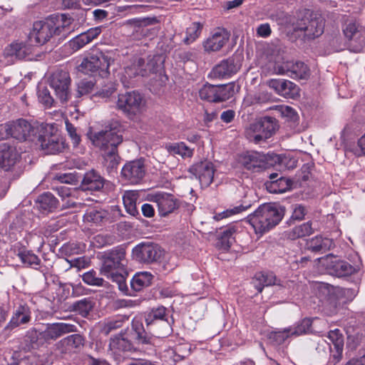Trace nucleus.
Listing matches in <instances>:
<instances>
[{"instance_id": "obj_21", "label": "nucleus", "mask_w": 365, "mask_h": 365, "mask_svg": "<svg viewBox=\"0 0 365 365\" xmlns=\"http://www.w3.org/2000/svg\"><path fill=\"white\" fill-rule=\"evenodd\" d=\"M268 85L277 93L287 98H295L299 95V87L288 80L271 79Z\"/></svg>"}, {"instance_id": "obj_31", "label": "nucleus", "mask_w": 365, "mask_h": 365, "mask_svg": "<svg viewBox=\"0 0 365 365\" xmlns=\"http://www.w3.org/2000/svg\"><path fill=\"white\" fill-rule=\"evenodd\" d=\"M329 269L331 274L339 277L350 275L355 272V268L349 263L336 259L331 262Z\"/></svg>"}, {"instance_id": "obj_20", "label": "nucleus", "mask_w": 365, "mask_h": 365, "mask_svg": "<svg viewBox=\"0 0 365 365\" xmlns=\"http://www.w3.org/2000/svg\"><path fill=\"white\" fill-rule=\"evenodd\" d=\"M133 345L125 339L122 334L110 338L109 343V351L117 361H122L125 356L124 354L131 351Z\"/></svg>"}, {"instance_id": "obj_41", "label": "nucleus", "mask_w": 365, "mask_h": 365, "mask_svg": "<svg viewBox=\"0 0 365 365\" xmlns=\"http://www.w3.org/2000/svg\"><path fill=\"white\" fill-rule=\"evenodd\" d=\"M128 320V317L126 316H118L105 323L101 329V332L104 335H108L110 332L122 328Z\"/></svg>"}, {"instance_id": "obj_30", "label": "nucleus", "mask_w": 365, "mask_h": 365, "mask_svg": "<svg viewBox=\"0 0 365 365\" xmlns=\"http://www.w3.org/2000/svg\"><path fill=\"white\" fill-rule=\"evenodd\" d=\"M255 287L258 292H262L264 287L279 284L276 276L272 272H259L253 279Z\"/></svg>"}, {"instance_id": "obj_35", "label": "nucleus", "mask_w": 365, "mask_h": 365, "mask_svg": "<svg viewBox=\"0 0 365 365\" xmlns=\"http://www.w3.org/2000/svg\"><path fill=\"white\" fill-rule=\"evenodd\" d=\"M36 205L39 210L52 212L57 207L58 200L51 193L44 192L38 196Z\"/></svg>"}, {"instance_id": "obj_4", "label": "nucleus", "mask_w": 365, "mask_h": 365, "mask_svg": "<svg viewBox=\"0 0 365 365\" xmlns=\"http://www.w3.org/2000/svg\"><path fill=\"white\" fill-rule=\"evenodd\" d=\"M118 125L115 122L109 127V129L106 127V130L99 131L91 137L93 144L99 148L103 153L117 150L118 146L122 143L123 136L119 133Z\"/></svg>"}, {"instance_id": "obj_7", "label": "nucleus", "mask_w": 365, "mask_h": 365, "mask_svg": "<svg viewBox=\"0 0 365 365\" xmlns=\"http://www.w3.org/2000/svg\"><path fill=\"white\" fill-rule=\"evenodd\" d=\"M324 29V19L317 14H309L299 20L294 26L295 31H302L308 38L320 36Z\"/></svg>"}, {"instance_id": "obj_23", "label": "nucleus", "mask_w": 365, "mask_h": 365, "mask_svg": "<svg viewBox=\"0 0 365 365\" xmlns=\"http://www.w3.org/2000/svg\"><path fill=\"white\" fill-rule=\"evenodd\" d=\"M230 34L223 29H218L203 42V48L207 52L220 51L228 41Z\"/></svg>"}, {"instance_id": "obj_60", "label": "nucleus", "mask_w": 365, "mask_h": 365, "mask_svg": "<svg viewBox=\"0 0 365 365\" xmlns=\"http://www.w3.org/2000/svg\"><path fill=\"white\" fill-rule=\"evenodd\" d=\"M233 233L234 231L232 229H226L222 232L221 237L220 238V243L221 245V247L224 250H228L233 241Z\"/></svg>"}, {"instance_id": "obj_38", "label": "nucleus", "mask_w": 365, "mask_h": 365, "mask_svg": "<svg viewBox=\"0 0 365 365\" xmlns=\"http://www.w3.org/2000/svg\"><path fill=\"white\" fill-rule=\"evenodd\" d=\"M95 302L91 297L83 298L74 302L72 304V310L78 313L81 316L86 317L93 309Z\"/></svg>"}, {"instance_id": "obj_14", "label": "nucleus", "mask_w": 365, "mask_h": 365, "mask_svg": "<svg viewBox=\"0 0 365 365\" xmlns=\"http://www.w3.org/2000/svg\"><path fill=\"white\" fill-rule=\"evenodd\" d=\"M121 175L131 184L139 183L145 175L144 160L138 159L125 163L121 170Z\"/></svg>"}, {"instance_id": "obj_53", "label": "nucleus", "mask_w": 365, "mask_h": 365, "mask_svg": "<svg viewBox=\"0 0 365 365\" xmlns=\"http://www.w3.org/2000/svg\"><path fill=\"white\" fill-rule=\"evenodd\" d=\"M214 85L205 84L199 90V97L201 100L215 103Z\"/></svg>"}, {"instance_id": "obj_9", "label": "nucleus", "mask_w": 365, "mask_h": 365, "mask_svg": "<svg viewBox=\"0 0 365 365\" xmlns=\"http://www.w3.org/2000/svg\"><path fill=\"white\" fill-rule=\"evenodd\" d=\"M103 263L101 268L102 274H109L117 270H123L125 265V250L118 247L102 256Z\"/></svg>"}, {"instance_id": "obj_2", "label": "nucleus", "mask_w": 365, "mask_h": 365, "mask_svg": "<svg viewBox=\"0 0 365 365\" xmlns=\"http://www.w3.org/2000/svg\"><path fill=\"white\" fill-rule=\"evenodd\" d=\"M277 129L276 118L265 116L250 124L245 130V136L249 141L260 144L271 138Z\"/></svg>"}, {"instance_id": "obj_26", "label": "nucleus", "mask_w": 365, "mask_h": 365, "mask_svg": "<svg viewBox=\"0 0 365 365\" xmlns=\"http://www.w3.org/2000/svg\"><path fill=\"white\" fill-rule=\"evenodd\" d=\"M30 308L26 304L19 305L14 312L11 319L4 328V331H11L21 324H28L31 319Z\"/></svg>"}, {"instance_id": "obj_10", "label": "nucleus", "mask_w": 365, "mask_h": 365, "mask_svg": "<svg viewBox=\"0 0 365 365\" xmlns=\"http://www.w3.org/2000/svg\"><path fill=\"white\" fill-rule=\"evenodd\" d=\"M34 132V128L31 123L25 119H18L6 124L1 128L0 133L2 136L0 139L11 136L19 141L28 140Z\"/></svg>"}, {"instance_id": "obj_54", "label": "nucleus", "mask_w": 365, "mask_h": 365, "mask_svg": "<svg viewBox=\"0 0 365 365\" xmlns=\"http://www.w3.org/2000/svg\"><path fill=\"white\" fill-rule=\"evenodd\" d=\"M250 207V204L243 205H240L238 206H235L233 208L227 209L220 213H218L214 216V219L216 220H220L221 219L228 217L235 214H238L242 211L247 210Z\"/></svg>"}, {"instance_id": "obj_6", "label": "nucleus", "mask_w": 365, "mask_h": 365, "mask_svg": "<svg viewBox=\"0 0 365 365\" xmlns=\"http://www.w3.org/2000/svg\"><path fill=\"white\" fill-rule=\"evenodd\" d=\"M145 101L138 91H129L118 95L116 106L128 116L140 114L145 106Z\"/></svg>"}, {"instance_id": "obj_27", "label": "nucleus", "mask_w": 365, "mask_h": 365, "mask_svg": "<svg viewBox=\"0 0 365 365\" xmlns=\"http://www.w3.org/2000/svg\"><path fill=\"white\" fill-rule=\"evenodd\" d=\"M83 337L81 334H73L61 339L56 346L61 354H67L79 349L83 345Z\"/></svg>"}, {"instance_id": "obj_3", "label": "nucleus", "mask_w": 365, "mask_h": 365, "mask_svg": "<svg viewBox=\"0 0 365 365\" xmlns=\"http://www.w3.org/2000/svg\"><path fill=\"white\" fill-rule=\"evenodd\" d=\"M113 60L102 51H96L84 58L78 66L79 72L91 76H108L109 67Z\"/></svg>"}, {"instance_id": "obj_47", "label": "nucleus", "mask_w": 365, "mask_h": 365, "mask_svg": "<svg viewBox=\"0 0 365 365\" xmlns=\"http://www.w3.org/2000/svg\"><path fill=\"white\" fill-rule=\"evenodd\" d=\"M312 325V320L305 318L300 321L294 327H289L292 329L291 335L298 336L309 331Z\"/></svg>"}, {"instance_id": "obj_1", "label": "nucleus", "mask_w": 365, "mask_h": 365, "mask_svg": "<svg viewBox=\"0 0 365 365\" xmlns=\"http://www.w3.org/2000/svg\"><path fill=\"white\" fill-rule=\"evenodd\" d=\"M284 215L283 207L267 203L261 205L253 213L249 215L247 221L255 233L262 235L278 225Z\"/></svg>"}, {"instance_id": "obj_57", "label": "nucleus", "mask_w": 365, "mask_h": 365, "mask_svg": "<svg viewBox=\"0 0 365 365\" xmlns=\"http://www.w3.org/2000/svg\"><path fill=\"white\" fill-rule=\"evenodd\" d=\"M73 22V19L66 14H61V16L57 19L56 26H60L61 31V35H65L70 32V25Z\"/></svg>"}, {"instance_id": "obj_51", "label": "nucleus", "mask_w": 365, "mask_h": 365, "mask_svg": "<svg viewBox=\"0 0 365 365\" xmlns=\"http://www.w3.org/2000/svg\"><path fill=\"white\" fill-rule=\"evenodd\" d=\"M94 86L95 82L93 80H81L77 85V97L91 93L94 89Z\"/></svg>"}, {"instance_id": "obj_24", "label": "nucleus", "mask_w": 365, "mask_h": 365, "mask_svg": "<svg viewBox=\"0 0 365 365\" xmlns=\"http://www.w3.org/2000/svg\"><path fill=\"white\" fill-rule=\"evenodd\" d=\"M150 200L158 207L160 216H166L173 212L177 207L173 196L168 193H155L150 195Z\"/></svg>"}, {"instance_id": "obj_44", "label": "nucleus", "mask_w": 365, "mask_h": 365, "mask_svg": "<svg viewBox=\"0 0 365 365\" xmlns=\"http://www.w3.org/2000/svg\"><path fill=\"white\" fill-rule=\"evenodd\" d=\"M202 25L200 22H193L186 29V36L183 41L185 44L194 42L200 35Z\"/></svg>"}, {"instance_id": "obj_15", "label": "nucleus", "mask_w": 365, "mask_h": 365, "mask_svg": "<svg viewBox=\"0 0 365 365\" xmlns=\"http://www.w3.org/2000/svg\"><path fill=\"white\" fill-rule=\"evenodd\" d=\"M241 64L234 57L222 60L217 64L210 72L208 78L210 79H222L230 77L236 73L240 68Z\"/></svg>"}, {"instance_id": "obj_56", "label": "nucleus", "mask_w": 365, "mask_h": 365, "mask_svg": "<svg viewBox=\"0 0 365 365\" xmlns=\"http://www.w3.org/2000/svg\"><path fill=\"white\" fill-rule=\"evenodd\" d=\"M292 329L287 328L282 331H272L269 334V339L275 343L280 344L291 335Z\"/></svg>"}, {"instance_id": "obj_39", "label": "nucleus", "mask_w": 365, "mask_h": 365, "mask_svg": "<svg viewBox=\"0 0 365 365\" xmlns=\"http://www.w3.org/2000/svg\"><path fill=\"white\" fill-rule=\"evenodd\" d=\"M313 233L312 222H307L299 226H296L287 233V237L290 240L303 237Z\"/></svg>"}, {"instance_id": "obj_34", "label": "nucleus", "mask_w": 365, "mask_h": 365, "mask_svg": "<svg viewBox=\"0 0 365 365\" xmlns=\"http://www.w3.org/2000/svg\"><path fill=\"white\" fill-rule=\"evenodd\" d=\"M236 85L234 82L214 86L215 103L225 101L233 96Z\"/></svg>"}, {"instance_id": "obj_48", "label": "nucleus", "mask_w": 365, "mask_h": 365, "mask_svg": "<svg viewBox=\"0 0 365 365\" xmlns=\"http://www.w3.org/2000/svg\"><path fill=\"white\" fill-rule=\"evenodd\" d=\"M4 52L6 56L23 58L26 55V46L21 43H12L5 48Z\"/></svg>"}, {"instance_id": "obj_46", "label": "nucleus", "mask_w": 365, "mask_h": 365, "mask_svg": "<svg viewBox=\"0 0 365 365\" xmlns=\"http://www.w3.org/2000/svg\"><path fill=\"white\" fill-rule=\"evenodd\" d=\"M334 294L339 300V304H344L353 300L356 296V292L350 288L336 287Z\"/></svg>"}, {"instance_id": "obj_19", "label": "nucleus", "mask_w": 365, "mask_h": 365, "mask_svg": "<svg viewBox=\"0 0 365 365\" xmlns=\"http://www.w3.org/2000/svg\"><path fill=\"white\" fill-rule=\"evenodd\" d=\"M20 159L21 155L15 147L8 143L0 144V168L11 170Z\"/></svg>"}, {"instance_id": "obj_36", "label": "nucleus", "mask_w": 365, "mask_h": 365, "mask_svg": "<svg viewBox=\"0 0 365 365\" xmlns=\"http://www.w3.org/2000/svg\"><path fill=\"white\" fill-rule=\"evenodd\" d=\"M103 166L108 174L112 175L117 172L118 166L120 162V157L118 150L109 151L103 153Z\"/></svg>"}, {"instance_id": "obj_18", "label": "nucleus", "mask_w": 365, "mask_h": 365, "mask_svg": "<svg viewBox=\"0 0 365 365\" xmlns=\"http://www.w3.org/2000/svg\"><path fill=\"white\" fill-rule=\"evenodd\" d=\"M277 73L287 75L292 78L307 79L310 75L308 66L302 61L287 62L276 68Z\"/></svg>"}, {"instance_id": "obj_61", "label": "nucleus", "mask_w": 365, "mask_h": 365, "mask_svg": "<svg viewBox=\"0 0 365 365\" xmlns=\"http://www.w3.org/2000/svg\"><path fill=\"white\" fill-rule=\"evenodd\" d=\"M65 125L66 131L68 132V134L72 140L73 146H77L81 141V137L77 133L76 128L68 120H65Z\"/></svg>"}, {"instance_id": "obj_42", "label": "nucleus", "mask_w": 365, "mask_h": 365, "mask_svg": "<svg viewBox=\"0 0 365 365\" xmlns=\"http://www.w3.org/2000/svg\"><path fill=\"white\" fill-rule=\"evenodd\" d=\"M137 194L134 192H126L123 196V205L126 211L131 215L135 216L138 214L136 207Z\"/></svg>"}, {"instance_id": "obj_32", "label": "nucleus", "mask_w": 365, "mask_h": 365, "mask_svg": "<svg viewBox=\"0 0 365 365\" xmlns=\"http://www.w3.org/2000/svg\"><path fill=\"white\" fill-rule=\"evenodd\" d=\"M153 279V276L150 272L136 273L130 281L131 288L135 292L141 291L151 284Z\"/></svg>"}, {"instance_id": "obj_28", "label": "nucleus", "mask_w": 365, "mask_h": 365, "mask_svg": "<svg viewBox=\"0 0 365 365\" xmlns=\"http://www.w3.org/2000/svg\"><path fill=\"white\" fill-rule=\"evenodd\" d=\"M105 180L95 170L87 172L81 181V187L83 190L98 191L101 190Z\"/></svg>"}, {"instance_id": "obj_62", "label": "nucleus", "mask_w": 365, "mask_h": 365, "mask_svg": "<svg viewBox=\"0 0 365 365\" xmlns=\"http://www.w3.org/2000/svg\"><path fill=\"white\" fill-rule=\"evenodd\" d=\"M148 34L149 29L143 21L135 26L132 36L134 40H140L143 37L148 36Z\"/></svg>"}, {"instance_id": "obj_40", "label": "nucleus", "mask_w": 365, "mask_h": 365, "mask_svg": "<svg viewBox=\"0 0 365 365\" xmlns=\"http://www.w3.org/2000/svg\"><path fill=\"white\" fill-rule=\"evenodd\" d=\"M16 255L20 259L21 262L27 267L36 269V267L38 266L41 263L40 258L29 250H19Z\"/></svg>"}, {"instance_id": "obj_16", "label": "nucleus", "mask_w": 365, "mask_h": 365, "mask_svg": "<svg viewBox=\"0 0 365 365\" xmlns=\"http://www.w3.org/2000/svg\"><path fill=\"white\" fill-rule=\"evenodd\" d=\"M238 162L245 169L252 171L265 169L268 165L267 156L255 151L242 153L238 158Z\"/></svg>"}, {"instance_id": "obj_45", "label": "nucleus", "mask_w": 365, "mask_h": 365, "mask_svg": "<svg viewBox=\"0 0 365 365\" xmlns=\"http://www.w3.org/2000/svg\"><path fill=\"white\" fill-rule=\"evenodd\" d=\"M163 63V59L161 56H149L147 59V63H145L144 66L146 71V76L150 73L157 72L162 67Z\"/></svg>"}, {"instance_id": "obj_55", "label": "nucleus", "mask_w": 365, "mask_h": 365, "mask_svg": "<svg viewBox=\"0 0 365 365\" xmlns=\"http://www.w3.org/2000/svg\"><path fill=\"white\" fill-rule=\"evenodd\" d=\"M328 338L333 344L334 349L341 350L344 347V337L337 329L331 330L329 332Z\"/></svg>"}, {"instance_id": "obj_11", "label": "nucleus", "mask_w": 365, "mask_h": 365, "mask_svg": "<svg viewBox=\"0 0 365 365\" xmlns=\"http://www.w3.org/2000/svg\"><path fill=\"white\" fill-rule=\"evenodd\" d=\"M166 309L163 307H158L153 309L148 313L145 317L147 327H154L153 329L150 328L148 331H153V334H158L159 337H164L168 334L170 330L169 322L165 317Z\"/></svg>"}, {"instance_id": "obj_50", "label": "nucleus", "mask_w": 365, "mask_h": 365, "mask_svg": "<svg viewBox=\"0 0 365 365\" xmlns=\"http://www.w3.org/2000/svg\"><path fill=\"white\" fill-rule=\"evenodd\" d=\"M83 281L88 285L103 287L105 281L103 278L97 276L96 272L94 270L88 271L82 276Z\"/></svg>"}, {"instance_id": "obj_29", "label": "nucleus", "mask_w": 365, "mask_h": 365, "mask_svg": "<svg viewBox=\"0 0 365 365\" xmlns=\"http://www.w3.org/2000/svg\"><path fill=\"white\" fill-rule=\"evenodd\" d=\"M333 245V241L327 237L316 236L308 240L306 248L314 253H324L328 251Z\"/></svg>"}, {"instance_id": "obj_64", "label": "nucleus", "mask_w": 365, "mask_h": 365, "mask_svg": "<svg viewBox=\"0 0 365 365\" xmlns=\"http://www.w3.org/2000/svg\"><path fill=\"white\" fill-rule=\"evenodd\" d=\"M307 210L305 207L302 205L297 204L293 206V211L291 217L293 220H302L304 219Z\"/></svg>"}, {"instance_id": "obj_17", "label": "nucleus", "mask_w": 365, "mask_h": 365, "mask_svg": "<svg viewBox=\"0 0 365 365\" xmlns=\"http://www.w3.org/2000/svg\"><path fill=\"white\" fill-rule=\"evenodd\" d=\"M189 171L199 180L202 187H208L213 180L215 168L210 161H200L190 167Z\"/></svg>"}, {"instance_id": "obj_58", "label": "nucleus", "mask_w": 365, "mask_h": 365, "mask_svg": "<svg viewBox=\"0 0 365 365\" xmlns=\"http://www.w3.org/2000/svg\"><path fill=\"white\" fill-rule=\"evenodd\" d=\"M191 351V346L188 344L180 345L173 352V361L177 362L188 356Z\"/></svg>"}, {"instance_id": "obj_12", "label": "nucleus", "mask_w": 365, "mask_h": 365, "mask_svg": "<svg viewBox=\"0 0 365 365\" xmlns=\"http://www.w3.org/2000/svg\"><path fill=\"white\" fill-rule=\"evenodd\" d=\"M133 257L140 262L152 263L159 260L163 255V250L155 243L142 242L135 246L132 251Z\"/></svg>"}, {"instance_id": "obj_5", "label": "nucleus", "mask_w": 365, "mask_h": 365, "mask_svg": "<svg viewBox=\"0 0 365 365\" xmlns=\"http://www.w3.org/2000/svg\"><path fill=\"white\" fill-rule=\"evenodd\" d=\"M60 26H56L52 20L36 21L29 33V41L31 45H43L53 35H61Z\"/></svg>"}, {"instance_id": "obj_33", "label": "nucleus", "mask_w": 365, "mask_h": 365, "mask_svg": "<svg viewBox=\"0 0 365 365\" xmlns=\"http://www.w3.org/2000/svg\"><path fill=\"white\" fill-rule=\"evenodd\" d=\"M165 148L170 155H178L182 158H192L194 153V148L188 147L183 142L168 143Z\"/></svg>"}, {"instance_id": "obj_43", "label": "nucleus", "mask_w": 365, "mask_h": 365, "mask_svg": "<svg viewBox=\"0 0 365 365\" xmlns=\"http://www.w3.org/2000/svg\"><path fill=\"white\" fill-rule=\"evenodd\" d=\"M291 186L292 181L284 177H280L278 180H276L274 183L267 185V187L270 192L281 193L289 190Z\"/></svg>"}, {"instance_id": "obj_37", "label": "nucleus", "mask_w": 365, "mask_h": 365, "mask_svg": "<svg viewBox=\"0 0 365 365\" xmlns=\"http://www.w3.org/2000/svg\"><path fill=\"white\" fill-rule=\"evenodd\" d=\"M145 61L142 58L135 59L132 63L125 68V76L134 78L137 76H146L145 68H144Z\"/></svg>"}, {"instance_id": "obj_22", "label": "nucleus", "mask_w": 365, "mask_h": 365, "mask_svg": "<svg viewBox=\"0 0 365 365\" xmlns=\"http://www.w3.org/2000/svg\"><path fill=\"white\" fill-rule=\"evenodd\" d=\"M45 345L40 329L33 327L26 332L20 347L24 351L28 352L38 350Z\"/></svg>"}, {"instance_id": "obj_52", "label": "nucleus", "mask_w": 365, "mask_h": 365, "mask_svg": "<svg viewBox=\"0 0 365 365\" xmlns=\"http://www.w3.org/2000/svg\"><path fill=\"white\" fill-rule=\"evenodd\" d=\"M89 43L83 33L77 35L68 43V46L73 52L77 51Z\"/></svg>"}, {"instance_id": "obj_8", "label": "nucleus", "mask_w": 365, "mask_h": 365, "mask_svg": "<svg viewBox=\"0 0 365 365\" xmlns=\"http://www.w3.org/2000/svg\"><path fill=\"white\" fill-rule=\"evenodd\" d=\"M48 81L56 98L61 103L67 102L71 94V79L69 73L62 69L56 70L51 75Z\"/></svg>"}, {"instance_id": "obj_49", "label": "nucleus", "mask_w": 365, "mask_h": 365, "mask_svg": "<svg viewBox=\"0 0 365 365\" xmlns=\"http://www.w3.org/2000/svg\"><path fill=\"white\" fill-rule=\"evenodd\" d=\"M85 250V245L80 242H68L64 244L61 250L66 255H78Z\"/></svg>"}, {"instance_id": "obj_13", "label": "nucleus", "mask_w": 365, "mask_h": 365, "mask_svg": "<svg viewBox=\"0 0 365 365\" xmlns=\"http://www.w3.org/2000/svg\"><path fill=\"white\" fill-rule=\"evenodd\" d=\"M40 331L46 345L64 334L77 331V327L70 323H48L46 324L45 329H40Z\"/></svg>"}, {"instance_id": "obj_63", "label": "nucleus", "mask_w": 365, "mask_h": 365, "mask_svg": "<svg viewBox=\"0 0 365 365\" xmlns=\"http://www.w3.org/2000/svg\"><path fill=\"white\" fill-rule=\"evenodd\" d=\"M104 218V215L101 211L91 210L87 212L84 215V219L88 222L98 223Z\"/></svg>"}, {"instance_id": "obj_59", "label": "nucleus", "mask_w": 365, "mask_h": 365, "mask_svg": "<svg viewBox=\"0 0 365 365\" xmlns=\"http://www.w3.org/2000/svg\"><path fill=\"white\" fill-rule=\"evenodd\" d=\"M38 98L40 103L46 107H51L54 103V99L51 96L47 88H43L38 91Z\"/></svg>"}, {"instance_id": "obj_25", "label": "nucleus", "mask_w": 365, "mask_h": 365, "mask_svg": "<svg viewBox=\"0 0 365 365\" xmlns=\"http://www.w3.org/2000/svg\"><path fill=\"white\" fill-rule=\"evenodd\" d=\"M38 141L46 154H56L64 148V143L58 135L46 133L40 135Z\"/></svg>"}]
</instances>
